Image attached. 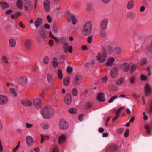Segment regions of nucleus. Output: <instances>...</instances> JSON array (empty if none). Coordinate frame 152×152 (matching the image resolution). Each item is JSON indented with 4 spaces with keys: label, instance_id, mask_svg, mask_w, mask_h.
Instances as JSON below:
<instances>
[{
    "label": "nucleus",
    "instance_id": "f257e3e1",
    "mask_svg": "<svg viewBox=\"0 0 152 152\" xmlns=\"http://www.w3.org/2000/svg\"><path fill=\"white\" fill-rule=\"evenodd\" d=\"M54 113V110L48 106L45 107L41 111L42 117L45 119H50L52 117Z\"/></svg>",
    "mask_w": 152,
    "mask_h": 152
},
{
    "label": "nucleus",
    "instance_id": "f03ea898",
    "mask_svg": "<svg viewBox=\"0 0 152 152\" xmlns=\"http://www.w3.org/2000/svg\"><path fill=\"white\" fill-rule=\"evenodd\" d=\"M92 30V23L90 21H88L86 23L83 28L82 33L84 36L89 34Z\"/></svg>",
    "mask_w": 152,
    "mask_h": 152
},
{
    "label": "nucleus",
    "instance_id": "7ed1b4c3",
    "mask_svg": "<svg viewBox=\"0 0 152 152\" xmlns=\"http://www.w3.org/2000/svg\"><path fill=\"white\" fill-rule=\"evenodd\" d=\"M96 58L98 62L100 63H103L105 62L107 58V56L105 51L98 53L96 56Z\"/></svg>",
    "mask_w": 152,
    "mask_h": 152
},
{
    "label": "nucleus",
    "instance_id": "20e7f679",
    "mask_svg": "<svg viewBox=\"0 0 152 152\" xmlns=\"http://www.w3.org/2000/svg\"><path fill=\"white\" fill-rule=\"evenodd\" d=\"M130 67L129 64L126 62L123 63L120 66V69L124 72H127L129 71Z\"/></svg>",
    "mask_w": 152,
    "mask_h": 152
},
{
    "label": "nucleus",
    "instance_id": "39448f33",
    "mask_svg": "<svg viewBox=\"0 0 152 152\" xmlns=\"http://www.w3.org/2000/svg\"><path fill=\"white\" fill-rule=\"evenodd\" d=\"M119 72V70L118 67H114L113 68L110 72L111 77L113 79L116 78L118 75Z\"/></svg>",
    "mask_w": 152,
    "mask_h": 152
},
{
    "label": "nucleus",
    "instance_id": "423d86ee",
    "mask_svg": "<svg viewBox=\"0 0 152 152\" xmlns=\"http://www.w3.org/2000/svg\"><path fill=\"white\" fill-rule=\"evenodd\" d=\"M34 104L35 107L37 109L41 108L42 106V102L38 98H36L33 100Z\"/></svg>",
    "mask_w": 152,
    "mask_h": 152
},
{
    "label": "nucleus",
    "instance_id": "0eeeda50",
    "mask_svg": "<svg viewBox=\"0 0 152 152\" xmlns=\"http://www.w3.org/2000/svg\"><path fill=\"white\" fill-rule=\"evenodd\" d=\"M66 14L68 18V22H70L71 20H72L73 24L74 25H75L77 21V19L75 17L74 15H71L69 12H66Z\"/></svg>",
    "mask_w": 152,
    "mask_h": 152
},
{
    "label": "nucleus",
    "instance_id": "6e6552de",
    "mask_svg": "<svg viewBox=\"0 0 152 152\" xmlns=\"http://www.w3.org/2000/svg\"><path fill=\"white\" fill-rule=\"evenodd\" d=\"M63 47L64 51L65 53L68 52L70 53H72V47L71 46H69V45L67 43H64V44Z\"/></svg>",
    "mask_w": 152,
    "mask_h": 152
},
{
    "label": "nucleus",
    "instance_id": "1a4fd4ad",
    "mask_svg": "<svg viewBox=\"0 0 152 152\" xmlns=\"http://www.w3.org/2000/svg\"><path fill=\"white\" fill-rule=\"evenodd\" d=\"M59 127L61 129H66L68 128V126L64 120H61L59 123Z\"/></svg>",
    "mask_w": 152,
    "mask_h": 152
},
{
    "label": "nucleus",
    "instance_id": "9d476101",
    "mask_svg": "<svg viewBox=\"0 0 152 152\" xmlns=\"http://www.w3.org/2000/svg\"><path fill=\"white\" fill-rule=\"evenodd\" d=\"M18 81L19 83L22 85H25L28 82V79L26 77L23 76L20 77L18 79Z\"/></svg>",
    "mask_w": 152,
    "mask_h": 152
},
{
    "label": "nucleus",
    "instance_id": "9b49d317",
    "mask_svg": "<svg viewBox=\"0 0 152 152\" xmlns=\"http://www.w3.org/2000/svg\"><path fill=\"white\" fill-rule=\"evenodd\" d=\"M108 21L107 19H104L101 21L100 23V27L101 29L104 30L107 28Z\"/></svg>",
    "mask_w": 152,
    "mask_h": 152
},
{
    "label": "nucleus",
    "instance_id": "f8f14e48",
    "mask_svg": "<svg viewBox=\"0 0 152 152\" xmlns=\"http://www.w3.org/2000/svg\"><path fill=\"white\" fill-rule=\"evenodd\" d=\"M8 100V98L7 96L0 94V105L6 104Z\"/></svg>",
    "mask_w": 152,
    "mask_h": 152
},
{
    "label": "nucleus",
    "instance_id": "ddd939ff",
    "mask_svg": "<svg viewBox=\"0 0 152 152\" xmlns=\"http://www.w3.org/2000/svg\"><path fill=\"white\" fill-rule=\"evenodd\" d=\"M24 7L26 10L31 11L33 8V5L30 2L27 1L25 4Z\"/></svg>",
    "mask_w": 152,
    "mask_h": 152
},
{
    "label": "nucleus",
    "instance_id": "4468645a",
    "mask_svg": "<svg viewBox=\"0 0 152 152\" xmlns=\"http://www.w3.org/2000/svg\"><path fill=\"white\" fill-rule=\"evenodd\" d=\"M26 142L28 146L32 145L33 143L34 140L31 136L29 135L27 136L26 139Z\"/></svg>",
    "mask_w": 152,
    "mask_h": 152
},
{
    "label": "nucleus",
    "instance_id": "2eb2a0df",
    "mask_svg": "<svg viewBox=\"0 0 152 152\" xmlns=\"http://www.w3.org/2000/svg\"><path fill=\"white\" fill-rule=\"evenodd\" d=\"M50 3L48 0H46L44 1L43 3V6L45 11L48 12L50 8Z\"/></svg>",
    "mask_w": 152,
    "mask_h": 152
},
{
    "label": "nucleus",
    "instance_id": "dca6fc26",
    "mask_svg": "<svg viewBox=\"0 0 152 152\" xmlns=\"http://www.w3.org/2000/svg\"><path fill=\"white\" fill-rule=\"evenodd\" d=\"M21 104L26 106H31L33 104L32 102L29 99H24L22 101Z\"/></svg>",
    "mask_w": 152,
    "mask_h": 152
},
{
    "label": "nucleus",
    "instance_id": "f3484780",
    "mask_svg": "<svg viewBox=\"0 0 152 152\" xmlns=\"http://www.w3.org/2000/svg\"><path fill=\"white\" fill-rule=\"evenodd\" d=\"M24 45L26 49L28 50H30L32 45L31 41L29 39H27L25 42Z\"/></svg>",
    "mask_w": 152,
    "mask_h": 152
},
{
    "label": "nucleus",
    "instance_id": "a211bd4d",
    "mask_svg": "<svg viewBox=\"0 0 152 152\" xmlns=\"http://www.w3.org/2000/svg\"><path fill=\"white\" fill-rule=\"evenodd\" d=\"M9 45L10 47L13 48L15 47L17 44L16 40L13 38L10 39L9 41Z\"/></svg>",
    "mask_w": 152,
    "mask_h": 152
},
{
    "label": "nucleus",
    "instance_id": "6ab92c4d",
    "mask_svg": "<svg viewBox=\"0 0 152 152\" xmlns=\"http://www.w3.org/2000/svg\"><path fill=\"white\" fill-rule=\"evenodd\" d=\"M66 139V135L64 134H62L59 137L58 142L60 144H62L65 142Z\"/></svg>",
    "mask_w": 152,
    "mask_h": 152
},
{
    "label": "nucleus",
    "instance_id": "aec40b11",
    "mask_svg": "<svg viewBox=\"0 0 152 152\" xmlns=\"http://www.w3.org/2000/svg\"><path fill=\"white\" fill-rule=\"evenodd\" d=\"M97 100L99 102H104L105 100L104 94L102 93H99L97 96Z\"/></svg>",
    "mask_w": 152,
    "mask_h": 152
},
{
    "label": "nucleus",
    "instance_id": "412c9836",
    "mask_svg": "<svg viewBox=\"0 0 152 152\" xmlns=\"http://www.w3.org/2000/svg\"><path fill=\"white\" fill-rule=\"evenodd\" d=\"M82 79L81 76L80 75H77L74 77V82L75 84L78 85L80 84Z\"/></svg>",
    "mask_w": 152,
    "mask_h": 152
},
{
    "label": "nucleus",
    "instance_id": "4be33fe9",
    "mask_svg": "<svg viewBox=\"0 0 152 152\" xmlns=\"http://www.w3.org/2000/svg\"><path fill=\"white\" fill-rule=\"evenodd\" d=\"M115 59L114 58L111 57L109 58L106 62L105 65L107 66H111L114 61H115Z\"/></svg>",
    "mask_w": 152,
    "mask_h": 152
},
{
    "label": "nucleus",
    "instance_id": "5701e85b",
    "mask_svg": "<svg viewBox=\"0 0 152 152\" xmlns=\"http://www.w3.org/2000/svg\"><path fill=\"white\" fill-rule=\"evenodd\" d=\"M64 102L65 104L67 105L70 104L72 102L71 96L69 95H67L64 99Z\"/></svg>",
    "mask_w": 152,
    "mask_h": 152
},
{
    "label": "nucleus",
    "instance_id": "b1692460",
    "mask_svg": "<svg viewBox=\"0 0 152 152\" xmlns=\"http://www.w3.org/2000/svg\"><path fill=\"white\" fill-rule=\"evenodd\" d=\"M117 148V147L115 145L110 146L106 150L105 152H114Z\"/></svg>",
    "mask_w": 152,
    "mask_h": 152
},
{
    "label": "nucleus",
    "instance_id": "393cba45",
    "mask_svg": "<svg viewBox=\"0 0 152 152\" xmlns=\"http://www.w3.org/2000/svg\"><path fill=\"white\" fill-rule=\"evenodd\" d=\"M47 81L48 83H51L53 81V75L51 73H48L47 75Z\"/></svg>",
    "mask_w": 152,
    "mask_h": 152
},
{
    "label": "nucleus",
    "instance_id": "a878e982",
    "mask_svg": "<svg viewBox=\"0 0 152 152\" xmlns=\"http://www.w3.org/2000/svg\"><path fill=\"white\" fill-rule=\"evenodd\" d=\"M42 20L40 18H38L34 23L35 27L37 28L39 27L41 24Z\"/></svg>",
    "mask_w": 152,
    "mask_h": 152
},
{
    "label": "nucleus",
    "instance_id": "bb28decb",
    "mask_svg": "<svg viewBox=\"0 0 152 152\" xmlns=\"http://www.w3.org/2000/svg\"><path fill=\"white\" fill-rule=\"evenodd\" d=\"M134 6V2L133 0L129 1L127 5V8L128 10L132 9Z\"/></svg>",
    "mask_w": 152,
    "mask_h": 152
},
{
    "label": "nucleus",
    "instance_id": "cd10ccee",
    "mask_svg": "<svg viewBox=\"0 0 152 152\" xmlns=\"http://www.w3.org/2000/svg\"><path fill=\"white\" fill-rule=\"evenodd\" d=\"M70 78L69 77H67L63 79V83L64 85L66 86H68L69 83Z\"/></svg>",
    "mask_w": 152,
    "mask_h": 152
},
{
    "label": "nucleus",
    "instance_id": "c85d7f7f",
    "mask_svg": "<svg viewBox=\"0 0 152 152\" xmlns=\"http://www.w3.org/2000/svg\"><path fill=\"white\" fill-rule=\"evenodd\" d=\"M124 82V79L123 78H121L118 79L116 82V84L117 86H120Z\"/></svg>",
    "mask_w": 152,
    "mask_h": 152
},
{
    "label": "nucleus",
    "instance_id": "c756f323",
    "mask_svg": "<svg viewBox=\"0 0 152 152\" xmlns=\"http://www.w3.org/2000/svg\"><path fill=\"white\" fill-rule=\"evenodd\" d=\"M145 94L147 96L151 92V88L148 84H147L145 87Z\"/></svg>",
    "mask_w": 152,
    "mask_h": 152
},
{
    "label": "nucleus",
    "instance_id": "7c9ffc66",
    "mask_svg": "<svg viewBox=\"0 0 152 152\" xmlns=\"http://www.w3.org/2000/svg\"><path fill=\"white\" fill-rule=\"evenodd\" d=\"M16 6L20 10L23 8V2L21 0H18L16 2Z\"/></svg>",
    "mask_w": 152,
    "mask_h": 152
},
{
    "label": "nucleus",
    "instance_id": "2f4dec72",
    "mask_svg": "<svg viewBox=\"0 0 152 152\" xmlns=\"http://www.w3.org/2000/svg\"><path fill=\"white\" fill-rule=\"evenodd\" d=\"M22 15V13L20 12H19L15 13V15L12 14L11 15V18L12 19H17L18 17Z\"/></svg>",
    "mask_w": 152,
    "mask_h": 152
},
{
    "label": "nucleus",
    "instance_id": "473e14b6",
    "mask_svg": "<svg viewBox=\"0 0 152 152\" xmlns=\"http://www.w3.org/2000/svg\"><path fill=\"white\" fill-rule=\"evenodd\" d=\"M53 65L54 67H56L58 65V62L57 61V58H54L53 61Z\"/></svg>",
    "mask_w": 152,
    "mask_h": 152
},
{
    "label": "nucleus",
    "instance_id": "72a5a7b5",
    "mask_svg": "<svg viewBox=\"0 0 152 152\" xmlns=\"http://www.w3.org/2000/svg\"><path fill=\"white\" fill-rule=\"evenodd\" d=\"M0 5L3 9L7 8L9 7V4L5 2H0Z\"/></svg>",
    "mask_w": 152,
    "mask_h": 152
},
{
    "label": "nucleus",
    "instance_id": "f704fd0d",
    "mask_svg": "<svg viewBox=\"0 0 152 152\" xmlns=\"http://www.w3.org/2000/svg\"><path fill=\"white\" fill-rule=\"evenodd\" d=\"M68 112L71 114H75L77 112V110L75 108H72L68 110Z\"/></svg>",
    "mask_w": 152,
    "mask_h": 152
},
{
    "label": "nucleus",
    "instance_id": "c9c22d12",
    "mask_svg": "<svg viewBox=\"0 0 152 152\" xmlns=\"http://www.w3.org/2000/svg\"><path fill=\"white\" fill-rule=\"evenodd\" d=\"M39 33L41 37L43 39H45L46 37V35L44 30V29L42 28L40 30Z\"/></svg>",
    "mask_w": 152,
    "mask_h": 152
},
{
    "label": "nucleus",
    "instance_id": "e433bc0d",
    "mask_svg": "<svg viewBox=\"0 0 152 152\" xmlns=\"http://www.w3.org/2000/svg\"><path fill=\"white\" fill-rule=\"evenodd\" d=\"M145 127L147 131L148 134H149L151 132V129L152 128L151 126H149L147 124L145 126Z\"/></svg>",
    "mask_w": 152,
    "mask_h": 152
},
{
    "label": "nucleus",
    "instance_id": "4c0bfd02",
    "mask_svg": "<svg viewBox=\"0 0 152 152\" xmlns=\"http://www.w3.org/2000/svg\"><path fill=\"white\" fill-rule=\"evenodd\" d=\"M57 76L58 78L59 79H62L63 78V76L62 71L61 70L59 69L57 71Z\"/></svg>",
    "mask_w": 152,
    "mask_h": 152
},
{
    "label": "nucleus",
    "instance_id": "58836bf2",
    "mask_svg": "<svg viewBox=\"0 0 152 152\" xmlns=\"http://www.w3.org/2000/svg\"><path fill=\"white\" fill-rule=\"evenodd\" d=\"M41 143L42 144L44 141L45 140H48L49 138L48 136H45L43 135H41Z\"/></svg>",
    "mask_w": 152,
    "mask_h": 152
},
{
    "label": "nucleus",
    "instance_id": "ea45409f",
    "mask_svg": "<svg viewBox=\"0 0 152 152\" xmlns=\"http://www.w3.org/2000/svg\"><path fill=\"white\" fill-rule=\"evenodd\" d=\"M2 60L3 62L5 64L9 63V60L7 57L5 55H3L2 57Z\"/></svg>",
    "mask_w": 152,
    "mask_h": 152
},
{
    "label": "nucleus",
    "instance_id": "a19ab883",
    "mask_svg": "<svg viewBox=\"0 0 152 152\" xmlns=\"http://www.w3.org/2000/svg\"><path fill=\"white\" fill-rule=\"evenodd\" d=\"M10 93L13 96H15L17 94L14 89L13 88H10L9 90Z\"/></svg>",
    "mask_w": 152,
    "mask_h": 152
},
{
    "label": "nucleus",
    "instance_id": "79ce46f5",
    "mask_svg": "<svg viewBox=\"0 0 152 152\" xmlns=\"http://www.w3.org/2000/svg\"><path fill=\"white\" fill-rule=\"evenodd\" d=\"M106 51L109 54H111L113 52L112 48L110 46H107L106 48Z\"/></svg>",
    "mask_w": 152,
    "mask_h": 152
},
{
    "label": "nucleus",
    "instance_id": "37998d69",
    "mask_svg": "<svg viewBox=\"0 0 152 152\" xmlns=\"http://www.w3.org/2000/svg\"><path fill=\"white\" fill-rule=\"evenodd\" d=\"M100 36L103 38H105L106 37V32L104 30H100L99 32Z\"/></svg>",
    "mask_w": 152,
    "mask_h": 152
},
{
    "label": "nucleus",
    "instance_id": "c03bdc74",
    "mask_svg": "<svg viewBox=\"0 0 152 152\" xmlns=\"http://www.w3.org/2000/svg\"><path fill=\"white\" fill-rule=\"evenodd\" d=\"M137 68V66L136 65H133L131 68L130 69L129 71L130 73H132L134 72L136 70Z\"/></svg>",
    "mask_w": 152,
    "mask_h": 152
},
{
    "label": "nucleus",
    "instance_id": "a18cd8bd",
    "mask_svg": "<svg viewBox=\"0 0 152 152\" xmlns=\"http://www.w3.org/2000/svg\"><path fill=\"white\" fill-rule=\"evenodd\" d=\"M136 77L134 76H132L129 78L130 82L132 84L135 83Z\"/></svg>",
    "mask_w": 152,
    "mask_h": 152
},
{
    "label": "nucleus",
    "instance_id": "49530a36",
    "mask_svg": "<svg viewBox=\"0 0 152 152\" xmlns=\"http://www.w3.org/2000/svg\"><path fill=\"white\" fill-rule=\"evenodd\" d=\"M147 61V59L146 58H143L140 62V65H142L145 64Z\"/></svg>",
    "mask_w": 152,
    "mask_h": 152
},
{
    "label": "nucleus",
    "instance_id": "de8ad7c7",
    "mask_svg": "<svg viewBox=\"0 0 152 152\" xmlns=\"http://www.w3.org/2000/svg\"><path fill=\"white\" fill-rule=\"evenodd\" d=\"M118 97V96L116 95H115L113 96L108 101V103H110L112 102L115 99H117Z\"/></svg>",
    "mask_w": 152,
    "mask_h": 152
},
{
    "label": "nucleus",
    "instance_id": "09e8293b",
    "mask_svg": "<svg viewBox=\"0 0 152 152\" xmlns=\"http://www.w3.org/2000/svg\"><path fill=\"white\" fill-rule=\"evenodd\" d=\"M124 108V107L122 106L116 110L115 114L117 115H119L121 110Z\"/></svg>",
    "mask_w": 152,
    "mask_h": 152
},
{
    "label": "nucleus",
    "instance_id": "8fccbe9b",
    "mask_svg": "<svg viewBox=\"0 0 152 152\" xmlns=\"http://www.w3.org/2000/svg\"><path fill=\"white\" fill-rule=\"evenodd\" d=\"M78 93L77 90L75 88H74L72 90V94L74 96H76Z\"/></svg>",
    "mask_w": 152,
    "mask_h": 152
},
{
    "label": "nucleus",
    "instance_id": "3c124183",
    "mask_svg": "<svg viewBox=\"0 0 152 152\" xmlns=\"http://www.w3.org/2000/svg\"><path fill=\"white\" fill-rule=\"evenodd\" d=\"M121 51V49L119 48H116L115 50V53L117 55H118L119 54Z\"/></svg>",
    "mask_w": 152,
    "mask_h": 152
},
{
    "label": "nucleus",
    "instance_id": "603ef678",
    "mask_svg": "<svg viewBox=\"0 0 152 152\" xmlns=\"http://www.w3.org/2000/svg\"><path fill=\"white\" fill-rule=\"evenodd\" d=\"M92 4H87L86 10V11L88 12H89L90 11L92 8Z\"/></svg>",
    "mask_w": 152,
    "mask_h": 152
},
{
    "label": "nucleus",
    "instance_id": "864d4df0",
    "mask_svg": "<svg viewBox=\"0 0 152 152\" xmlns=\"http://www.w3.org/2000/svg\"><path fill=\"white\" fill-rule=\"evenodd\" d=\"M146 50L148 52H150L152 50V45L151 44L148 45L146 48Z\"/></svg>",
    "mask_w": 152,
    "mask_h": 152
},
{
    "label": "nucleus",
    "instance_id": "5fc2aeb1",
    "mask_svg": "<svg viewBox=\"0 0 152 152\" xmlns=\"http://www.w3.org/2000/svg\"><path fill=\"white\" fill-rule=\"evenodd\" d=\"M92 106V103L89 102H88L86 103L85 105V107L86 108L88 109L90 108Z\"/></svg>",
    "mask_w": 152,
    "mask_h": 152
},
{
    "label": "nucleus",
    "instance_id": "6e6d98bb",
    "mask_svg": "<svg viewBox=\"0 0 152 152\" xmlns=\"http://www.w3.org/2000/svg\"><path fill=\"white\" fill-rule=\"evenodd\" d=\"M49 61V58L48 57H45L44 59L43 62L45 64L48 63Z\"/></svg>",
    "mask_w": 152,
    "mask_h": 152
},
{
    "label": "nucleus",
    "instance_id": "4d7b16f0",
    "mask_svg": "<svg viewBox=\"0 0 152 152\" xmlns=\"http://www.w3.org/2000/svg\"><path fill=\"white\" fill-rule=\"evenodd\" d=\"M33 126L32 124H30L28 123H27L26 124V127L27 128H31Z\"/></svg>",
    "mask_w": 152,
    "mask_h": 152
},
{
    "label": "nucleus",
    "instance_id": "13d9d810",
    "mask_svg": "<svg viewBox=\"0 0 152 152\" xmlns=\"http://www.w3.org/2000/svg\"><path fill=\"white\" fill-rule=\"evenodd\" d=\"M52 152H58V149L56 145H55L54 147L52 150Z\"/></svg>",
    "mask_w": 152,
    "mask_h": 152
},
{
    "label": "nucleus",
    "instance_id": "bf43d9fd",
    "mask_svg": "<svg viewBox=\"0 0 152 152\" xmlns=\"http://www.w3.org/2000/svg\"><path fill=\"white\" fill-rule=\"evenodd\" d=\"M108 78L106 76L102 77L101 79L103 83L106 82Z\"/></svg>",
    "mask_w": 152,
    "mask_h": 152
},
{
    "label": "nucleus",
    "instance_id": "052dcab7",
    "mask_svg": "<svg viewBox=\"0 0 152 152\" xmlns=\"http://www.w3.org/2000/svg\"><path fill=\"white\" fill-rule=\"evenodd\" d=\"M92 36L91 35H90L88 37L87 39V41L88 43H91L92 42Z\"/></svg>",
    "mask_w": 152,
    "mask_h": 152
},
{
    "label": "nucleus",
    "instance_id": "680f3d73",
    "mask_svg": "<svg viewBox=\"0 0 152 152\" xmlns=\"http://www.w3.org/2000/svg\"><path fill=\"white\" fill-rule=\"evenodd\" d=\"M66 71L69 73H70L72 72V69L70 67H69L66 68Z\"/></svg>",
    "mask_w": 152,
    "mask_h": 152
},
{
    "label": "nucleus",
    "instance_id": "e2e57ef3",
    "mask_svg": "<svg viewBox=\"0 0 152 152\" xmlns=\"http://www.w3.org/2000/svg\"><path fill=\"white\" fill-rule=\"evenodd\" d=\"M140 77L141 80H145L147 79V77L143 75H141Z\"/></svg>",
    "mask_w": 152,
    "mask_h": 152
},
{
    "label": "nucleus",
    "instance_id": "0e129e2a",
    "mask_svg": "<svg viewBox=\"0 0 152 152\" xmlns=\"http://www.w3.org/2000/svg\"><path fill=\"white\" fill-rule=\"evenodd\" d=\"M80 6V4L79 3L76 2L74 5V7L76 8H79Z\"/></svg>",
    "mask_w": 152,
    "mask_h": 152
},
{
    "label": "nucleus",
    "instance_id": "69168bd1",
    "mask_svg": "<svg viewBox=\"0 0 152 152\" xmlns=\"http://www.w3.org/2000/svg\"><path fill=\"white\" fill-rule=\"evenodd\" d=\"M47 21L48 22L51 23L52 22V19L50 16V15H48L47 16Z\"/></svg>",
    "mask_w": 152,
    "mask_h": 152
},
{
    "label": "nucleus",
    "instance_id": "338daca9",
    "mask_svg": "<svg viewBox=\"0 0 152 152\" xmlns=\"http://www.w3.org/2000/svg\"><path fill=\"white\" fill-rule=\"evenodd\" d=\"M19 26L20 27L23 28H25L24 25L21 21H20L19 23Z\"/></svg>",
    "mask_w": 152,
    "mask_h": 152
},
{
    "label": "nucleus",
    "instance_id": "774afa93",
    "mask_svg": "<svg viewBox=\"0 0 152 152\" xmlns=\"http://www.w3.org/2000/svg\"><path fill=\"white\" fill-rule=\"evenodd\" d=\"M129 130L128 129H127L126 130L124 134V136L125 137H127L129 136Z\"/></svg>",
    "mask_w": 152,
    "mask_h": 152
}]
</instances>
